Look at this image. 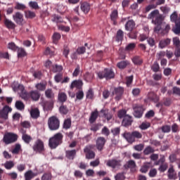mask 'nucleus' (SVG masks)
I'll use <instances>...</instances> for the list:
<instances>
[{
  "instance_id": "a211bd4d",
  "label": "nucleus",
  "mask_w": 180,
  "mask_h": 180,
  "mask_svg": "<svg viewBox=\"0 0 180 180\" xmlns=\"http://www.w3.org/2000/svg\"><path fill=\"white\" fill-rule=\"evenodd\" d=\"M4 23L7 29L13 30L16 27V24H15L12 20L8 19L6 16L4 17Z\"/></svg>"
},
{
  "instance_id": "ea45409f",
  "label": "nucleus",
  "mask_w": 180,
  "mask_h": 180,
  "mask_svg": "<svg viewBox=\"0 0 180 180\" xmlns=\"http://www.w3.org/2000/svg\"><path fill=\"white\" fill-rule=\"evenodd\" d=\"M63 66L60 65H52L51 71H52V72H61V71H63Z\"/></svg>"
},
{
  "instance_id": "cd10ccee",
  "label": "nucleus",
  "mask_w": 180,
  "mask_h": 180,
  "mask_svg": "<svg viewBox=\"0 0 180 180\" xmlns=\"http://www.w3.org/2000/svg\"><path fill=\"white\" fill-rule=\"evenodd\" d=\"M151 168V163L146 162L143 166H141L140 169V172L142 174H147L148 172V170Z\"/></svg>"
},
{
  "instance_id": "0e129e2a",
  "label": "nucleus",
  "mask_w": 180,
  "mask_h": 180,
  "mask_svg": "<svg viewBox=\"0 0 180 180\" xmlns=\"http://www.w3.org/2000/svg\"><path fill=\"white\" fill-rule=\"evenodd\" d=\"M173 46H174L175 49L180 47L179 37H176L173 38Z\"/></svg>"
},
{
  "instance_id": "4468645a",
  "label": "nucleus",
  "mask_w": 180,
  "mask_h": 180,
  "mask_svg": "<svg viewBox=\"0 0 180 180\" xmlns=\"http://www.w3.org/2000/svg\"><path fill=\"white\" fill-rule=\"evenodd\" d=\"M131 123H133V117L128 115H125L123 118L122 125L124 126V127H129V126H131Z\"/></svg>"
},
{
  "instance_id": "c9c22d12",
  "label": "nucleus",
  "mask_w": 180,
  "mask_h": 180,
  "mask_svg": "<svg viewBox=\"0 0 180 180\" xmlns=\"http://www.w3.org/2000/svg\"><path fill=\"white\" fill-rule=\"evenodd\" d=\"M164 161H165L164 159L162 160V164L160 165L158 168V171L160 172H165L167 169H168V163H164Z\"/></svg>"
},
{
  "instance_id": "ddd939ff",
  "label": "nucleus",
  "mask_w": 180,
  "mask_h": 180,
  "mask_svg": "<svg viewBox=\"0 0 180 180\" xmlns=\"http://www.w3.org/2000/svg\"><path fill=\"white\" fill-rule=\"evenodd\" d=\"M120 160H117L116 159H112L107 161L106 165L108 167H110L111 168H117V167H120L122 165Z\"/></svg>"
},
{
  "instance_id": "338daca9",
  "label": "nucleus",
  "mask_w": 180,
  "mask_h": 180,
  "mask_svg": "<svg viewBox=\"0 0 180 180\" xmlns=\"http://www.w3.org/2000/svg\"><path fill=\"white\" fill-rule=\"evenodd\" d=\"M56 82H61L63 81V73H58L54 77Z\"/></svg>"
},
{
  "instance_id": "3c124183",
  "label": "nucleus",
  "mask_w": 180,
  "mask_h": 180,
  "mask_svg": "<svg viewBox=\"0 0 180 180\" xmlns=\"http://www.w3.org/2000/svg\"><path fill=\"white\" fill-rule=\"evenodd\" d=\"M15 167V163L13 161H6L4 164V167L6 169H12Z\"/></svg>"
},
{
  "instance_id": "8fccbe9b",
  "label": "nucleus",
  "mask_w": 180,
  "mask_h": 180,
  "mask_svg": "<svg viewBox=\"0 0 180 180\" xmlns=\"http://www.w3.org/2000/svg\"><path fill=\"white\" fill-rule=\"evenodd\" d=\"M132 61L135 65H141V64H143V59L140 58L139 56L134 57Z\"/></svg>"
},
{
  "instance_id": "a18cd8bd",
  "label": "nucleus",
  "mask_w": 180,
  "mask_h": 180,
  "mask_svg": "<svg viewBox=\"0 0 180 180\" xmlns=\"http://www.w3.org/2000/svg\"><path fill=\"white\" fill-rule=\"evenodd\" d=\"M66 11H67V6H65L63 4L58 5L57 11L58 12V13L63 15V13H65Z\"/></svg>"
},
{
  "instance_id": "9d476101",
  "label": "nucleus",
  "mask_w": 180,
  "mask_h": 180,
  "mask_svg": "<svg viewBox=\"0 0 180 180\" xmlns=\"http://www.w3.org/2000/svg\"><path fill=\"white\" fill-rule=\"evenodd\" d=\"M106 144V139L103 136H98L96 140V147L98 151H103Z\"/></svg>"
},
{
  "instance_id": "bb28decb",
  "label": "nucleus",
  "mask_w": 180,
  "mask_h": 180,
  "mask_svg": "<svg viewBox=\"0 0 180 180\" xmlns=\"http://www.w3.org/2000/svg\"><path fill=\"white\" fill-rule=\"evenodd\" d=\"M30 98H31L32 101H39V99H40V93L37 91H32L30 92Z\"/></svg>"
},
{
  "instance_id": "7c9ffc66",
  "label": "nucleus",
  "mask_w": 180,
  "mask_h": 180,
  "mask_svg": "<svg viewBox=\"0 0 180 180\" xmlns=\"http://www.w3.org/2000/svg\"><path fill=\"white\" fill-rule=\"evenodd\" d=\"M58 99L60 103H64V102H67V99H68V97L67 96V94L64 92H60L58 94Z\"/></svg>"
},
{
  "instance_id": "4d7b16f0",
  "label": "nucleus",
  "mask_w": 180,
  "mask_h": 180,
  "mask_svg": "<svg viewBox=\"0 0 180 180\" xmlns=\"http://www.w3.org/2000/svg\"><path fill=\"white\" fill-rule=\"evenodd\" d=\"M59 112L61 113V115H67V113H68V108L66 105H62L59 108Z\"/></svg>"
},
{
  "instance_id": "49530a36",
  "label": "nucleus",
  "mask_w": 180,
  "mask_h": 180,
  "mask_svg": "<svg viewBox=\"0 0 180 180\" xmlns=\"http://www.w3.org/2000/svg\"><path fill=\"white\" fill-rule=\"evenodd\" d=\"M22 139L26 144H30V141L33 140V139L30 136V135L25 134L22 135Z\"/></svg>"
},
{
  "instance_id": "393cba45",
  "label": "nucleus",
  "mask_w": 180,
  "mask_h": 180,
  "mask_svg": "<svg viewBox=\"0 0 180 180\" xmlns=\"http://www.w3.org/2000/svg\"><path fill=\"white\" fill-rule=\"evenodd\" d=\"M148 98L150 101L155 102V103H157V102H158V101H160V98H158V96H157V94H155V93H154L153 91L148 93Z\"/></svg>"
},
{
  "instance_id": "4be33fe9",
  "label": "nucleus",
  "mask_w": 180,
  "mask_h": 180,
  "mask_svg": "<svg viewBox=\"0 0 180 180\" xmlns=\"http://www.w3.org/2000/svg\"><path fill=\"white\" fill-rule=\"evenodd\" d=\"M75 155H77V150L75 149L65 151V157L68 160H74Z\"/></svg>"
},
{
  "instance_id": "6e6552de",
  "label": "nucleus",
  "mask_w": 180,
  "mask_h": 180,
  "mask_svg": "<svg viewBox=\"0 0 180 180\" xmlns=\"http://www.w3.org/2000/svg\"><path fill=\"white\" fill-rule=\"evenodd\" d=\"M33 150L35 153H39V154H41L44 151V143L43 141L38 139L34 142V144L32 147Z\"/></svg>"
},
{
  "instance_id": "37998d69",
  "label": "nucleus",
  "mask_w": 180,
  "mask_h": 180,
  "mask_svg": "<svg viewBox=\"0 0 180 180\" xmlns=\"http://www.w3.org/2000/svg\"><path fill=\"white\" fill-rule=\"evenodd\" d=\"M52 18V22L56 23H63V18L57 14H54Z\"/></svg>"
},
{
  "instance_id": "a19ab883",
  "label": "nucleus",
  "mask_w": 180,
  "mask_h": 180,
  "mask_svg": "<svg viewBox=\"0 0 180 180\" xmlns=\"http://www.w3.org/2000/svg\"><path fill=\"white\" fill-rule=\"evenodd\" d=\"M127 65H129V61L127 60H122L117 64V67L119 68L120 70H124Z\"/></svg>"
},
{
  "instance_id": "f3484780",
  "label": "nucleus",
  "mask_w": 180,
  "mask_h": 180,
  "mask_svg": "<svg viewBox=\"0 0 180 180\" xmlns=\"http://www.w3.org/2000/svg\"><path fill=\"white\" fill-rule=\"evenodd\" d=\"M110 20L115 26L117 25V19H119V11L117 9L113 10L110 14Z\"/></svg>"
},
{
  "instance_id": "bf43d9fd",
  "label": "nucleus",
  "mask_w": 180,
  "mask_h": 180,
  "mask_svg": "<svg viewBox=\"0 0 180 180\" xmlns=\"http://www.w3.org/2000/svg\"><path fill=\"white\" fill-rule=\"evenodd\" d=\"M52 179L53 175L50 172L44 173L41 178V180H51Z\"/></svg>"
},
{
  "instance_id": "dca6fc26",
  "label": "nucleus",
  "mask_w": 180,
  "mask_h": 180,
  "mask_svg": "<svg viewBox=\"0 0 180 180\" xmlns=\"http://www.w3.org/2000/svg\"><path fill=\"white\" fill-rule=\"evenodd\" d=\"M170 20L172 22L175 23V27H178L179 25L180 24V15L178 16V13L176 11H174L171 15H170Z\"/></svg>"
},
{
  "instance_id": "e2e57ef3",
  "label": "nucleus",
  "mask_w": 180,
  "mask_h": 180,
  "mask_svg": "<svg viewBox=\"0 0 180 180\" xmlns=\"http://www.w3.org/2000/svg\"><path fill=\"white\" fill-rule=\"evenodd\" d=\"M151 124L150 122H142V124L139 126L141 130H147L149 127H150Z\"/></svg>"
},
{
  "instance_id": "1a4fd4ad",
  "label": "nucleus",
  "mask_w": 180,
  "mask_h": 180,
  "mask_svg": "<svg viewBox=\"0 0 180 180\" xmlns=\"http://www.w3.org/2000/svg\"><path fill=\"white\" fill-rule=\"evenodd\" d=\"M13 19L14 22L19 26H23L26 21H25V18L23 17V14L20 12H16L14 15H13Z\"/></svg>"
},
{
  "instance_id": "5701e85b",
  "label": "nucleus",
  "mask_w": 180,
  "mask_h": 180,
  "mask_svg": "<svg viewBox=\"0 0 180 180\" xmlns=\"http://www.w3.org/2000/svg\"><path fill=\"white\" fill-rule=\"evenodd\" d=\"M98 116H99V112H98L97 110L92 112L89 119V123L91 124L95 123V122H96V119H98Z\"/></svg>"
},
{
  "instance_id": "f257e3e1",
  "label": "nucleus",
  "mask_w": 180,
  "mask_h": 180,
  "mask_svg": "<svg viewBox=\"0 0 180 180\" xmlns=\"http://www.w3.org/2000/svg\"><path fill=\"white\" fill-rule=\"evenodd\" d=\"M63 139H64V135L58 132L51 137L49 140V146L51 150H54L63 144Z\"/></svg>"
},
{
  "instance_id": "72a5a7b5",
  "label": "nucleus",
  "mask_w": 180,
  "mask_h": 180,
  "mask_svg": "<svg viewBox=\"0 0 180 180\" xmlns=\"http://www.w3.org/2000/svg\"><path fill=\"white\" fill-rule=\"evenodd\" d=\"M158 15H160V11H158L157 9L154 10V11H151L150 13L148 14V19L154 20Z\"/></svg>"
},
{
  "instance_id": "423d86ee",
  "label": "nucleus",
  "mask_w": 180,
  "mask_h": 180,
  "mask_svg": "<svg viewBox=\"0 0 180 180\" xmlns=\"http://www.w3.org/2000/svg\"><path fill=\"white\" fill-rule=\"evenodd\" d=\"M95 148V146L92 144L87 145L84 148V153H85L86 160H94L95 158V152L93 150Z\"/></svg>"
},
{
  "instance_id": "0eeeda50",
  "label": "nucleus",
  "mask_w": 180,
  "mask_h": 180,
  "mask_svg": "<svg viewBox=\"0 0 180 180\" xmlns=\"http://www.w3.org/2000/svg\"><path fill=\"white\" fill-rule=\"evenodd\" d=\"M134 116L137 119L143 117V113H144V108L141 105L135 104L133 105Z\"/></svg>"
},
{
  "instance_id": "69168bd1",
  "label": "nucleus",
  "mask_w": 180,
  "mask_h": 180,
  "mask_svg": "<svg viewBox=\"0 0 180 180\" xmlns=\"http://www.w3.org/2000/svg\"><path fill=\"white\" fill-rule=\"evenodd\" d=\"M134 49H136V44L130 43L125 47V51H133Z\"/></svg>"
},
{
  "instance_id": "f03ea898",
  "label": "nucleus",
  "mask_w": 180,
  "mask_h": 180,
  "mask_svg": "<svg viewBox=\"0 0 180 180\" xmlns=\"http://www.w3.org/2000/svg\"><path fill=\"white\" fill-rule=\"evenodd\" d=\"M123 137L130 143L131 144L134 143L136 140H140L143 139V134L139 131H134L132 132H125L123 134Z\"/></svg>"
},
{
  "instance_id": "5fc2aeb1",
  "label": "nucleus",
  "mask_w": 180,
  "mask_h": 180,
  "mask_svg": "<svg viewBox=\"0 0 180 180\" xmlns=\"http://www.w3.org/2000/svg\"><path fill=\"white\" fill-rule=\"evenodd\" d=\"M14 9H16L17 11H25V9H26V6L23 4L16 3Z\"/></svg>"
},
{
  "instance_id": "6e6d98bb",
  "label": "nucleus",
  "mask_w": 180,
  "mask_h": 180,
  "mask_svg": "<svg viewBox=\"0 0 180 180\" xmlns=\"http://www.w3.org/2000/svg\"><path fill=\"white\" fill-rule=\"evenodd\" d=\"M153 9H157V7L154 5L153 3L150 2V4L145 8V12L146 13H148V12L153 11Z\"/></svg>"
},
{
  "instance_id": "09e8293b",
  "label": "nucleus",
  "mask_w": 180,
  "mask_h": 180,
  "mask_svg": "<svg viewBox=\"0 0 180 180\" xmlns=\"http://www.w3.org/2000/svg\"><path fill=\"white\" fill-rule=\"evenodd\" d=\"M25 18L27 19H33V18H36V13L31 11H27L25 12Z\"/></svg>"
},
{
  "instance_id": "20e7f679",
  "label": "nucleus",
  "mask_w": 180,
  "mask_h": 180,
  "mask_svg": "<svg viewBox=\"0 0 180 180\" xmlns=\"http://www.w3.org/2000/svg\"><path fill=\"white\" fill-rule=\"evenodd\" d=\"M18 141V134L7 132L4 135L3 142L8 146V144H13V143H16Z\"/></svg>"
},
{
  "instance_id": "052dcab7",
  "label": "nucleus",
  "mask_w": 180,
  "mask_h": 180,
  "mask_svg": "<svg viewBox=\"0 0 180 180\" xmlns=\"http://www.w3.org/2000/svg\"><path fill=\"white\" fill-rule=\"evenodd\" d=\"M18 57H25L26 56V51L23 48H18Z\"/></svg>"
},
{
  "instance_id": "58836bf2",
  "label": "nucleus",
  "mask_w": 180,
  "mask_h": 180,
  "mask_svg": "<svg viewBox=\"0 0 180 180\" xmlns=\"http://www.w3.org/2000/svg\"><path fill=\"white\" fill-rule=\"evenodd\" d=\"M71 124H72L71 120L70 118H68V119L64 120L63 127L65 130H68V129L71 128Z\"/></svg>"
},
{
  "instance_id": "c85d7f7f",
  "label": "nucleus",
  "mask_w": 180,
  "mask_h": 180,
  "mask_svg": "<svg viewBox=\"0 0 180 180\" xmlns=\"http://www.w3.org/2000/svg\"><path fill=\"white\" fill-rule=\"evenodd\" d=\"M101 113L103 114V117H105V119H107L108 122L112 120V113L109 112V110L102 109L101 110Z\"/></svg>"
},
{
  "instance_id": "c03bdc74",
  "label": "nucleus",
  "mask_w": 180,
  "mask_h": 180,
  "mask_svg": "<svg viewBox=\"0 0 180 180\" xmlns=\"http://www.w3.org/2000/svg\"><path fill=\"white\" fill-rule=\"evenodd\" d=\"M128 115H127V110L124 109L120 110L117 112V117H119V119H124V117Z\"/></svg>"
},
{
  "instance_id": "e433bc0d",
  "label": "nucleus",
  "mask_w": 180,
  "mask_h": 180,
  "mask_svg": "<svg viewBox=\"0 0 180 180\" xmlns=\"http://www.w3.org/2000/svg\"><path fill=\"white\" fill-rule=\"evenodd\" d=\"M123 37H124V34L123 32V31L122 30H119L117 32V34H116V41H122L123 40Z\"/></svg>"
},
{
  "instance_id": "f8f14e48",
  "label": "nucleus",
  "mask_w": 180,
  "mask_h": 180,
  "mask_svg": "<svg viewBox=\"0 0 180 180\" xmlns=\"http://www.w3.org/2000/svg\"><path fill=\"white\" fill-rule=\"evenodd\" d=\"M124 94V88L122 86L115 87L114 89V91H112V95H115V101H120Z\"/></svg>"
},
{
  "instance_id": "2f4dec72",
  "label": "nucleus",
  "mask_w": 180,
  "mask_h": 180,
  "mask_svg": "<svg viewBox=\"0 0 180 180\" xmlns=\"http://www.w3.org/2000/svg\"><path fill=\"white\" fill-rule=\"evenodd\" d=\"M84 84L81 80H74L70 84V89H74V88H81Z\"/></svg>"
},
{
  "instance_id": "864d4df0",
  "label": "nucleus",
  "mask_w": 180,
  "mask_h": 180,
  "mask_svg": "<svg viewBox=\"0 0 180 180\" xmlns=\"http://www.w3.org/2000/svg\"><path fill=\"white\" fill-rule=\"evenodd\" d=\"M44 54L51 57L54 56V48L47 47L44 51Z\"/></svg>"
},
{
  "instance_id": "79ce46f5",
  "label": "nucleus",
  "mask_w": 180,
  "mask_h": 180,
  "mask_svg": "<svg viewBox=\"0 0 180 180\" xmlns=\"http://www.w3.org/2000/svg\"><path fill=\"white\" fill-rule=\"evenodd\" d=\"M154 25H161L162 23V15L159 14L154 20H152Z\"/></svg>"
},
{
  "instance_id": "c756f323",
  "label": "nucleus",
  "mask_w": 180,
  "mask_h": 180,
  "mask_svg": "<svg viewBox=\"0 0 180 180\" xmlns=\"http://www.w3.org/2000/svg\"><path fill=\"white\" fill-rule=\"evenodd\" d=\"M168 174L167 176L169 179H176V173H175V170L174 169V167H170L168 169Z\"/></svg>"
},
{
  "instance_id": "7ed1b4c3",
  "label": "nucleus",
  "mask_w": 180,
  "mask_h": 180,
  "mask_svg": "<svg viewBox=\"0 0 180 180\" xmlns=\"http://www.w3.org/2000/svg\"><path fill=\"white\" fill-rule=\"evenodd\" d=\"M49 129L51 131H56L60 129V120L56 116L50 117L48 120Z\"/></svg>"
},
{
  "instance_id": "13d9d810",
  "label": "nucleus",
  "mask_w": 180,
  "mask_h": 180,
  "mask_svg": "<svg viewBox=\"0 0 180 180\" xmlns=\"http://www.w3.org/2000/svg\"><path fill=\"white\" fill-rule=\"evenodd\" d=\"M151 4H154L155 7L159 6L160 5H164L165 4V0H150Z\"/></svg>"
},
{
  "instance_id": "4c0bfd02",
  "label": "nucleus",
  "mask_w": 180,
  "mask_h": 180,
  "mask_svg": "<svg viewBox=\"0 0 180 180\" xmlns=\"http://www.w3.org/2000/svg\"><path fill=\"white\" fill-rule=\"evenodd\" d=\"M155 152V150H154V148H153V147H151L150 146H148L146 148H145L143 150V154L144 155H149V154H153Z\"/></svg>"
},
{
  "instance_id": "b1692460",
  "label": "nucleus",
  "mask_w": 180,
  "mask_h": 180,
  "mask_svg": "<svg viewBox=\"0 0 180 180\" xmlns=\"http://www.w3.org/2000/svg\"><path fill=\"white\" fill-rule=\"evenodd\" d=\"M134 26H136V22H134L133 20H129L125 24V30H127L128 32H131V30L134 29Z\"/></svg>"
},
{
  "instance_id": "39448f33",
  "label": "nucleus",
  "mask_w": 180,
  "mask_h": 180,
  "mask_svg": "<svg viewBox=\"0 0 180 180\" xmlns=\"http://www.w3.org/2000/svg\"><path fill=\"white\" fill-rule=\"evenodd\" d=\"M97 75L100 79H112L115 78V72L112 69H104L103 71L97 72Z\"/></svg>"
},
{
  "instance_id": "412c9836",
  "label": "nucleus",
  "mask_w": 180,
  "mask_h": 180,
  "mask_svg": "<svg viewBox=\"0 0 180 180\" xmlns=\"http://www.w3.org/2000/svg\"><path fill=\"white\" fill-rule=\"evenodd\" d=\"M124 168L125 169H131V171H134L136 169V162L134 160H129L124 165Z\"/></svg>"
},
{
  "instance_id": "aec40b11",
  "label": "nucleus",
  "mask_w": 180,
  "mask_h": 180,
  "mask_svg": "<svg viewBox=\"0 0 180 180\" xmlns=\"http://www.w3.org/2000/svg\"><path fill=\"white\" fill-rule=\"evenodd\" d=\"M38 174V173H34L32 170H28L25 173L24 178L25 180H32L33 178L37 176Z\"/></svg>"
},
{
  "instance_id": "473e14b6",
  "label": "nucleus",
  "mask_w": 180,
  "mask_h": 180,
  "mask_svg": "<svg viewBox=\"0 0 180 180\" xmlns=\"http://www.w3.org/2000/svg\"><path fill=\"white\" fill-rule=\"evenodd\" d=\"M30 115L32 119H38V117H40V111L38 108L32 109L30 111Z\"/></svg>"
},
{
  "instance_id": "9b49d317",
  "label": "nucleus",
  "mask_w": 180,
  "mask_h": 180,
  "mask_svg": "<svg viewBox=\"0 0 180 180\" xmlns=\"http://www.w3.org/2000/svg\"><path fill=\"white\" fill-rule=\"evenodd\" d=\"M12 112V108L9 105H5L2 110H0V119L8 120V115Z\"/></svg>"
},
{
  "instance_id": "680f3d73",
  "label": "nucleus",
  "mask_w": 180,
  "mask_h": 180,
  "mask_svg": "<svg viewBox=\"0 0 180 180\" xmlns=\"http://www.w3.org/2000/svg\"><path fill=\"white\" fill-rule=\"evenodd\" d=\"M15 108L18 110H23V109H25V104H23V103L22 101H16Z\"/></svg>"
},
{
  "instance_id": "603ef678",
  "label": "nucleus",
  "mask_w": 180,
  "mask_h": 180,
  "mask_svg": "<svg viewBox=\"0 0 180 180\" xmlns=\"http://www.w3.org/2000/svg\"><path fill=\"white\" fill-rule=\"evenodd\" d=\"M61 39V34H60V33L58 32H55L53 35V42L55 44H57V43H58V40H60Z\"/></svg>"
},
{
  "instance_id": "2eb2a0df",
  "label": "nucleus",
  "mask_w": 180,
  "mask_h": 180,
  "mask_svg": "<svg viewBox=\"0 0 180 180\" xmlns=\"http://www.w3.org/2000/svg\"><path fill=\"white\" fill-rule=\"evenodd\" d=\"M80 9L85 15L89 13L91 11V4L86 1L81 3Z\"/></svg>"
},
{
  "instance_id": "774afa93",
  "label": "nucleus",
  "mask_w": 180,
  "mask_h": 180,
  "mask_svg": "<svg viewBox=\"0 0 180 180\" xmlns=\"http://www.w3.org/2000/svg\"><path fill=\"white\" fill-rule=\"evenodd\" d=\"M124 174L123 173H118L115 176V180H124L125 179Z\"/></svg>"
},
{
  "instance_id": "f704fd0d",
  "label": "nucleus",
  "mask_w": 180,
  "mask_h": 180,
  "mask_svg": "<svg viewBox=\"0 0 180 180\" xmlns=\"http://www.w3.org/2000/svg\"><path fill=\"white\" fill-rule=\"evenodd\" d=\"M45 96L48 99L53 101L54 99V93L51 89H48L45 91Z\"/></svg>"
},
{
  "instance_id": "6ab92c4d",
  "label": "nucleus",
  "mask_w": 180,
  "mask_h": 180,
  "mask_svg": "<svg viewBox=\"0 0 180 180\" xmlns=\"http://www.w3.org/2000/svg\"><path fill=\"white\" fill-rule=\"evenodd\" d=\"M144 30L146 31V33L140 34L138 38L139 41H145V40H148V37H150V30H148V27H145Z\"/></svg>"
},
{
  "instance_id": "de8ad7c7",
  "label": "nucleus",
  "mask_w": 180,
  "mask_h": 180,
  "mask_svg": "<svg viewBox=\"0 0 180 180\" xmlns=\"http://www.w3.org/2000/svg\"><path fill=\"white\" fill-rule=\"evenodd\" d=\"M84 79L86 80V82H91V81L94 79V75L89 72H86L84 75Z\"/></svg>"
},
{
  "instance_id": "a878e982",
  "label": "nucleus",
  "mask_w": 180,
  "mask_h": 180,
  "mask_svg": "<svg viewBox=\"0 0 180 180\" xmlns=\"http://www.w3.org/2000/svg\"><path fill=\"white\" fill-rule=\"evenodd\" d=\"M171 44V39H166L160 41L159 42V47L160 49H165L167 46H169Z\"/></svg>"
}]
</instances>
